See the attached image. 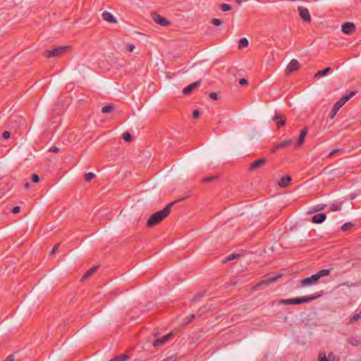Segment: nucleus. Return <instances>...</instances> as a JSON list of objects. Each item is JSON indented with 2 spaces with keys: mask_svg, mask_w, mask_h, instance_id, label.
<instances>
[{
  "mask_svg": "<svg viewBox=\"0 0 361 361\" xmlns=\"http://www.w3.org/2000/svg\"><path fill=\"white\" fill-rule=\"evenodd\" d=\"M114 108L115 106L114 104H109L102 107V112L104 114H108L111 112Z\"/></svg>",
  "mask_w": 361,
  "mask_h": 361,
  "instance_id": "24",
  "label": "nucleus"
},
{
  "mask_svg": "<svg viewBox=\"0 0 361 361\" xmlns=\"http://www.w3.org/2000/svg\"><path fill=\"white\" fill-rule=\"evenodd\" d=\"M30 183L27 182L24 184V188L28 189L30 188Z\"/></svg>",
  "mask_w": 361,
  "mask_h": 361,
  "instance_id": "56",
  "label": "nucleus"
},
{
  "mask_svg": "<svg viewBox=\"0 0 361 361\" xmlns=\"http://www.w3.org/2000/svg\"><path fill=\"white\" fill-rule=\"evenodd\" d=\"M122 137L127 142H130L133 140V136L129 132L124 133Z\"/></svg>",
  "mask_w": 361,
  "mask_h": 361,
  "instance_id": "34",
  "label": "nucleus"
},
{
  "mask_svg": "<svg viewBox=\"0 0 361 361\" xmlns=\"http://www.w3.org/2000/svg\"><path fill=\"white\" fill-rule=\"evenodd\" d=\"M342 203L340 204H332L330 206V209L333 212L340 211L341 209Z\"/></svg>",
  "mask_w": 361,
  "mask_h": 361,
  "instance_id": "38",
  "label": "nucleus"
},
{
  "mask_svg": "<svg viewBox=\"0 0 361 361\" xmlns=\"http://www.w3.org/2000/svg\"><path fill=\"white\" fill-rule=\"evenodd\" d=\"M341 107H342V106L341 105V104L338 103V102H336L334 104V106L331 110V112L329 115V118L333 119Z\"/></svg>",
  "mask_w": 361,
  "mask_h": 361,
  "instance_id": "19",
  "label": "nucleus"
},
{
  "mask_svg": "<svg viewBox=\"0 0 361 361\" xmlns=\"http://www.w3.org/2000/svg\"><path fill=\"white\" fill-rule=\"evenodd\" d=\"M272 120L275 122L278 128H281L286 125V118L284 115L275 112V115L273 116Z\"/></svg>",
  "mask_w": 361,
  "mask_h": 361,
  "instance_id": "12",
  "label": "nucleus"
},
{
  "mask_svg": "<svg viewBox=\"0 0 361 361\" xmlns=\"http://www.w3.org/2000/svg\"><path fill=\"white\" fill-rule=\"evenodd\" d=\"M326 218V214L325 213H319L312 216L311 221L314 224H322L323 223Z\"/></svg>",
  "mask_w": 361,
  "mask_h": 361,
  "instance_id": "17",
  "label": "nucleus"
},
{
  "mask_svg": "<svg viewBox=\"0 0 361 361\" xmlns=\"http://www.w3.org/2000/svg\"><path fill=\"white\" fill-rule=\"evenodd\" d=\"M69 48L68 46L56 47L52 49L44 51L43 55L46 58L59 57L62 56Z\"/></svg>",
  "mask_w": 361,
  "mask_h": 361,
  "instance_id": "4",
  "label": "nucleus"
},
{
  "mask_svg": "<svg viewBox=\"0 0 361 361\" xmlns=\"http://www.w3.org/2000/svg\"><path fill=\"white\" fill-rule=\"evenodd\" d=\"M200 112L198 109H195L192 112V117L194 118H197L200 117Z\"/></svg>",
  "mask_w": 361,
  "mask_h": 361,
  "instance_id": "45",
  "label": "nucleus"
},
{
  "mask_svg": "<svg viewBox=\"0 0 361 361\" xmlns=\"http://www.w3.org/2000/svg\"><path fill=\"white\" fill-rule=\"evenodd\" d=\"M49 152H54V153L59 152V148L56 146H53L52 147L50 148Z\"/></svg>",
  "mask_w": 361,
  "mask_h": 361,
  "instance_id": "53",
  "label": "nucleus"
},
{
  "mask_svg": "<svg viewBox=\"0 0 361 361\" xmlns=\"http://www.w3.org/2000/svg\"><path fill=\"white\" fill-rule=\"evenodd\" d=\"M341 30L345 35H351L355 31V25L352 22L344 23L341 26Z\"/></svg>",
  "mask_w": 361,
  "mask_h": 361,
  "instance_id": "11",
  "label": "nucleus"
},
{
  "mask_svg": "<svg viewBox=\"0 0 361 361\" xmlns=\"http://www.w3.org/2000/svg\"><path fill=\"white\" fill-rule=\"evenodd\" d=\"M237 71L238 70L235 67H231L228 68V72L231 74L235 75Z\"/></svg>",
  "mask_w": 361,
  "mask_h": 361,
  "instance_id": "52",
  "label": "nucleus"
},
{
  "mask_svg": "<svg viewBox=\"0 0 361 361\" xmlns=\"http://www.w3.org/2000/svg\"><path fill=\"white\" fill-rule=\"evenodd\" d=\"M331 71V68L330 67H326V68H324L322 71H317L315 73L314 77L315 78H320V77H322V76H325L327 74H329Z\"/></svg>",
  "mask_w": 361,
  "mask_h": 361,
  "instance_id": "22",
  "label": "nucleus"
},
{
  "mask_svg": "<svg viewBox=\"0 0 361 361\" xmlns=\"http://www.w3.org/2000/svg\"><path fill=\"white\" fill-rule=\"evenodd\" d=\"M239 84L240 85H246L248 84V80L247 79H245V78H240L239 80Z\"/></svg>",
  "mask_w": 361,
  "mask_h": 361,
  "instance_id": "48",
  "label": "nucleus"
},
{
  "mask_svg": "<svg viewBox=\"0 0 361 361\" xmlns=\"http://www.w3.org/2000/svg\"><path fill=\"white\" fill-rule=\"evenodd\" d=\"M318 361H329L325 352H319Z\"/></svg>",
  "mask_w": 361,
  "mask_h": 361,
  "instance_id": "37",
  "label": "nucleus"
},
{
  "mask_svg": "<svg viewBox=\"0 0 361 361\" xmlns=\"http://www.w3.org/2000/svg\"><path fill=\"white\" fill-rule=\"evenodd\" d=\"M129 358V356L126 354H121L118 356L110 360V361H126Z\"/></svg>",
  "mask_w": 361,
  "mask_h": 361,
  "instance_id": "25",
  "label": "nucleus"
},
{
  "mask_svg": "<svg viewBox=\"0 0 361 361\" xmlns=\"http://www.w3.org/2000/svg\"><path fill=\"white\" fill-rule=\"evenodd\" d=\"M185 199V197H182L176 201L171 202L168 204L163 209L157 211L152 214L148 219L147 221V226L149 228H152L156 225L161 223L171 212V207L176 202L183 201Z\"/></svg>",
  "mask_w": 361,
  "mask_h": 361,
  "instance_id": "1",
  "label": "nucleus"
},
{
  "mask_svg": "<svg viewBox=\"0 0 361 361\" xmlns=\"http://www.w3.org/2000/svg\"><path fill=\"white\" fill-rule=\"evenodd\" d=\"M209 97L213 100H218L219 99V94L217 92H212L209 94Z\"/></svg>",
  "mask_w": 361,
  "mask_h": 361,
  "instance_id": "42",
  "label": "nucleus"
},
{
  "mask_svg": "<svg viewBox=\"0 0 361 361\" xmlns=\"http://www.w3.org/2000/svg\"><path fill=\"white\" fill-rule=\"evenodd\" d=\"M176 357H177L176 355H173L170 357H167L163 361H176Z\"/></svg>",
  "mask_w": 361,
  "mask_h": 361,
  "instance_id": "47",
  "label": "nucleus"
},
{
  "mask_svg": "<svg viewBox=\"0 0 361 361\" xmlns=\"http://www.w3.org/2000/svg\"><path fill=\"white\" fill-rule=\"evenodd\" d=\"M152 17L153 20L160 25L168 26L171 24V22L168 20L166 18L156 13L152 14Z\"/></svg>",
  "mask_w": 361,
  "mask_h": 361,
  "instance_id": "10",
  "label": "nucleus"
},
{
  "mask_svg": "<svg viewBox=\"0 0 361 361\" xmlns=\"http://www.w3.org/2000/svg\"><path fill=\"white\" fill-rule=\"evenodd\" d=\"M291 181V178L290 176H283L280 180L279 181V185L281 187V188H286L287 187L290 183Z\"/></svg>",
  "mask_w": 361,
  "mask_h": 361,
  "instance_id": "21",
  "label": "nucleus"
},
{
  "mask_svg": "<svg viewBox=\"0 0 361 361\" xmlns=\"http://www.w3.org/2000/svg\"><path fill=\"white\" fill-rule=\"evenodd\" d=\"M326 205L323 204H319L317 205H315L311 208L312 212H317L322 210H324L326 208Z\"/></svg>",
  "mask_w": 361,
  "mask_h": 361,
  "instance_id": "29",
  "label": "nucleus"
},
{
  "mask_svg": "<svg viewBox=\"0 0 361 361\" xmlns=\"http://www.w3.org/2000/svg\"><path fill=\"white\" fill-rule=\"evenodd\" d=\"M219 8L222 11L226 12V11H228L231 10V6L228 4H222L219 6Z\"/></svg>",
  "mask_w": 361,
  "mask_h": 361,
  "instance_id": "35",
  "label": "nucleus"
},
{
  "mask_svg": "<svg viewBox=\"0 0 361 361\" xmlns=\"http://www.w3.org/2000/svg\"><path fill=\"white\" fill-rule=\"evenodd\" d=\"M206 291H202L197 293L192 299V301L194 302H197L200 301L203 297H204Z\"/></svg>",
  "mask_w": 361,
  "mask_h": 361,
  "instance_id": "28",
  "label": "nucleus"
},
{
  "mask_svg": "<svg viewBox=\"0 0 361 361\" xmlns=\"http://www.w3.org/2000/svg\"><path fill=\"white\" fill-rule=\"evenodd\" d=\"M98 267H99L96 266L88 269L82 276L81 281H84L85 280L89 279L92 275H93L97 271Z\"/></svg>",
  "mask_w": 361,
  "mask_h": 361,
  "instance_id": "20",
  "label": "nucleus"
},
{
  "mask_svg": "<svg viewBox=\"0 0 361 361\" xmlns=\"http://www.w3.org/2000/svg\"><path fill=\"white\" fill-rule=\"evenodd\" d=\"M59 245H60L58 243V244H56V245L53 247V248H52V250H51V252H50V255H54V254L56 252V250H58V248H59Z\"/></svg>",
  "mask_w": 361,
  "mask_h": 361,
  "instance_id": "51",
  "label": "nucleus"
},
{
  "mask_svg": "<svg viewBox=\"0 0 361 361\" xmlns=\"http://www.w3.org/2000/svg\"><path fill=\"white\" fill-rule=\"evenodd\" d=\"M340 151V149H333L330 153L328 155V157H334L338 152Z\"/></svg>",
  "mask_w": 361,
  "mask_h": 361,
  "instance_id": "50",
  "label": "nucleus"
},
{
  "mask_svg": "<svg viewBox=\"0 0 361 361\" xmlns=\"http://www.w3.org/2000/svg\"><path fill=\"white\" fill-rule=\"evenodd\" d=\"M202 80H199L193 83H191L183 89V94L188 95L192 92L193 90L200 85Z\"/></svg>",
  "mask_w": 361,
  "mask_h": 361,
  "instance_id": "13",
  "label": "nucleus"
},
{
  "mask_svg": "<svg viewBox=\"0 0 361 361\" xmlns=\"http://www.w3.org/2000/svg\"><path fill=\"white\" fill-rule=\"evenodd\" d=\"M348 343L353 346H358L360 344V340L354 336L350 337L348 339Z\"/></svg>",
  "mask_w": 361,
  "mask_h": 361,
  "instance_id": "26",
  "label": "nucleus"
},
{
  "mask_svg": "<svg viewBox=\"0 0 361 361\" xmlns=\"http://www.w3.org/2000/svg\"><path fill=\"white\" fill-rule=\"evenodd\" d=\"M240 256V255H238V254H231L229 255H228L227 257H226L224 260H223V262L224 263H226V262H230V261H232L233 259L238 257Z\"/></svg>",
  "mask_w": 361,
  "mask_h": 361,
  "instance_id": "31",
  "label": "nucleus"
},
{
  "mask_svg": "<svg viewBox=\"0 0 361 361\" xmlns=\"http://www.w3.org/2000/svg\"><path fill=\"white\" fill-rule=\"evenodd\" d=\"M300 68V63L298 60L292 59L290 63L288 64L285 72L286 75H290V73L298 71Z\"/></svg>",
  "mask_w": 361,
  "mask_h": 361,
  "instance_id": "7",
  "label": "nucleus"
},
{
  "mask_svg": "<svg viewBox=\"0 0 361 361\" xmlns=\"http://www.w3.org/2000/svg\"><path fill=\"white\" fill-rule=\"evenodd\" d=\"M357 93V91H350L349 93L345 94L341 97V98L337 101L343 106L348 101H349L353 96Z\"/></svg>",
  "mask_w": 361,
  "mask_h": 361,
  "instance_id": "14",
  "label": "nucleus"
},
{
  "mask_svg": "<svg viewBox=\"0 0 361 361\" xmlns=\"http://www.w3.org/2000/svg\"><path fill=\"white\" fill-rule=\"evenodd\" d=\"M218 178H219L218 176H208V177L202 178L201 180V182L204 183H210V182L216 180L218 179Z\"/></svg>",
  "mask_w": 361,
  "mask_h": 361,
  "instance_id": "30",
  "label": "nucleus"
},
{
  "mask_svg": "<svg viewBox=\"0 0 361 361\" xmlns=\"http://www.w3.org/2000/svg\"><path fill=\"white\" fill-rule=\"evenodd\" d=\"M239 279H238L237 278H233L228 283H226L225 284V287L226 288H228V287H230V286H236L237 284H238L239 283Z\"/></svg>",
  "mask_w": 361,
  "mask_h": 361,
  "instance_id": "32",
  "label": "nucleus"
},
{
  "mask_svg": "<svg viewBox=\"0 0 361 361\" xmlns=\"http://www.w3.org/2000/svg\"><path fill=\"white\" fill-rule=\"evenodd\" d=\"M135 49V47L133 44H128L126 46V50L129 52H133Z\"/></svg>",
  "mask_w": 361,
  "mask_h": 361,
  "instance_id": "49",
  "label": "nucleus"
},
{
  "mask_svg": "<svg viewBox=\"0 0 361 361\" xmlns=\"http://www.w3.org/2000/svg\"><path fill=\"white\" fill-rule=\"evenodd\" d=\"M307 133H308L307 127H305L300 130L299 137H298V142L296 144L297 147H300L303 144Z\"/></svg>",
  "mask_w": 361,
  "mask_h": 361,
  "instance_id": "16",
  "label": "nucleus"
},
{
  "mask_svg": "<svg viewBox=\"0 0 361 361\" xmlns=\"http://www.w3.org/2000/svg\"><path fill=\"white\" fill-rule=\"evenodd\" d=\"M15 360V356L13 355H9L6 357L4 361H14Z\"/></svg>",
  "mask_w": 361,
  "mask_h": 361,
  "instance_id": "54",
  "label": "nucleus"
},
{
  "mask_svg": "<svg viewBox=\"0 0 361 361\" xmlns=\"http://www.w3.org/2000/svg\"><path fill=\"white\" fill-rule=\"evenodd\" d=\"M248 44H249V42H248L247 39L245 37H242L239 39L238 48L239 49L245 48L248 46Z\"/></svg>",
  "mask_w": 361,
  "mask_h": 361,
  "instance_id": "23",
  "label": "nucleus"
},
{
  "mask_svg": "<svg viewBox=\"0 0 361 361\" xmlns=\"http://www.w3.org/2000/svg\"><path fill=\"white\" fill-rule=\"evenodd\" d=\"M94 178H95V174L92 172L87 173L84 176V178L86 182H90Z\"/></svg>",
  "mask_w": 361,
  "mask_h": 361,
  "instance_id": "33",
  "label": "nucleus"
},
{
  "mask_svg": "<svg viewBox=\"0 0 361 361\" xmlns=\"http://www.w3.org/2000/svg\"><path fill=\"white\" fill-rule=\"evenodd\" d=\"M31 180L32 183H37L39 181V176L36 173H33L31 175Z\"/></svg>",
  "mask_w": 361,
  "mask_h": 361,
  "instance_id": "41",
  "label": "nucleus"
},
{
  "mask_svg": "<svg viewBox=\"0 0 361 361\" xmlns=\"http://www.w3.org/2000/svg\"><path fill=\"white\" fill-rule=\"evenodd\" d=\"M195 318V315L194 314H190L189 317H187L184 319V324L188 325L192 322V321Z\"/></svg>",
  "mask_w": 361,
  "mask_h": 361,
  "instance_id": "36",
  "label": "nucleus"
},
{
  "mask_svg": "<svg viewBox=\"0 0 361 361\" xmlns=\"http://www.w3.org/2000/svg\"><path fill=\"white\" fill-rule=\"evenodd\" d=\"M238 4H240L243 0H235Z\"/></svg>",
  "mask_w": 361,
  "mask_h": 361,
  "instance_id": "57",
  "label": "nucleus"
},
{
  "mask_svg": "<svg viewBox=\"0 0 361 361\" xmlns=\"http://www.w3.org/2000/svg\"><path fill=\"white\" fill-rule=\"evenodd\" d=\"M281 274H277L276 276H271L270 274L267 275L264 280H262L261 281L257 283L256 284V286L259 287V286H261L262 285H269V284H270L271 283H274V282L276 281L277 279L281 278Z\"/></svg>",
  "mask_w": 361,
  "mask_h": 361,
  "instance_id": "9",
  "label": "nucleus"
},
{
  "mask_svg": "<svg viewBox=\"0 0 361 361\" xmlns=\"http://www.w3.org/2000/svg\"><path fill=\"white\" fill-rule=\"evenodd\" d=\"M355 224L352 222H347V223H345L342 226H341V231H348L350 230H351V228L353 227H354Z\"/></svg>",
  "mask_w": 361,
  "mask_h": 361,
  "instance_id": "27",
  "label": "nucleus"
},
{
  "mask_svg": "<svg viewBox=\"0 0 361 361\" xmlns=\"http://www.w3.org/2000/svg\"><path fill=\"white\" fill-rule=\"evenodd\" d=\"M11 136V133L8 130H5L2 133V137L4 139H8Z\"/></svg>",
  "mask_w": 361,
  "mask_h": 361,
  "instance_id": "44",
  "label": "nucleus"
},
{
  "mask_svg": "<svg viewBox=\"0 0 361 361\" xmlns=\"http://www.w3.org/2000/svg\"><path fill=\"white\" fill-rule=\"evenodd\" d=\"M20 211V206H15L12 208L11 212L13 214H18Z\"/></svg>",
  "mask_w": 361,
  "mask_h": 361,
  "instance_id": "46",
  "label": "nucleus"
},
{
  "mask_svg": "<svg viewBox=\"0 0 361 361\" xmlns=\"http://www.w3.org/2000/svg\"><path fill=\"white\" fill-rule=\"evenodd\" d=\"M18 118V116H10V122H13V121H16V118Z\"/></svg>",
  "mask_w": 361,
  "mask_h": 361,
  "instance_id": "55",
  "label": "nucleus"
},
{
  "mask_svg": "<svg viewBox=\"0 0 361 361\" xmlns=\"http://www.w3.org/2000/svg\"><path fill=\"white\" fill-rule=\"evenodd\" d=\"M360 319H361V317L358 314V313H357V314H355L354 315H353L350 318V322H351V323L355 322L358 321Z\"/></svg>",
  "mask_w": 361,
  "mask_h": 361,
  "instance_id": "40",
  "label": "nucleus"
},
{
  "mask_svg": "<svg viewBox=\"0 0 361 361\" xmlns=\"http://www.w3.org/2000/svg\"><path fill=\"white\" fill-rule=\"evenodd\" d=\"M331 270L332 269H322L317 274L302 279L300 281V286L306 287L317 284L321 278L329 276L331 274Z\"/></svg>",
  "mask_w": 361,
  "mask_h": 361,
  "instance_id": "2",
  "label": "nucleus"
},
{
  "mask_svg": "<svg viewBox=\"0 0 361 361\" xmlns=\"http://www.w3.org/2000/svg\"><path fill=\"white\" fill-rule=\"evenodd\" d=\"M298 13L304 22L310 23L312 20L309 10L303 6H298Z\"/></svg>",
  "mask_w": 361,
  "mask_h": 361,
  "instance_id": "6",
  "label": "nucleus"
},
{
  "mask_svg": "<svg viewBox=\"0 0 361 361\" xmlns=\"http://www.w3.org/2000/svg\"><path fill=\"white\" fill-rule=\"evenodd\" d=\"M103 19L110 23H116V18L109 12L104 11L102 14Z\"/></svg>",
  "mask_w": 361,
  "mask_h": 361,
  "instance_id": "18",
  "label": "nucleus"
},
{
  "mask_svg": "<svg viewBox=\"0 0 361 361\" xmlns=\"http://www.w3.org/2000/svg\"><path fill=\"white\" fill-rule=\"evenodd\" d=\"M292 139H289L278 143L274 148L271 149V153H274L276 150L279 149L285 148L289 146L292 143Z\"/></svg>",
  "mask_w": 361,
  "mask_h": 361,
  "instance_id": "15",
  "label": "nucleus"
},
{
  "mask_svg": "<svg viewBox=\"0 0 361 361\" xmlns=\"http://www.w3.org/2000/svg\"><path fill=\"white\" fill-rule=\"evenodd\" d=\"M319 297V295H306V296L297 297V298H294L281 299L277 301V303H278V305H300V304H303V303L310 302L311 301L316 300Z\"/></svg>",
  "mask_w": 361,
  "mask_h": 361,
  "instance_id": "3",
  "label": "nucleus"
},
{
  "mask_svg": "<svg viewBox=\"0 0 361 361\" xmlns=\"http://www.w3.org/2000/svg\"><path fill=\"white\" fill-rule=\"evenodd\" d=\"M173 336V332H170L164 336L154 340L152 343L153 346L159 347L166 343Z\"/></svg>",
  "mask_w": 361,
  "mask_h": 361,
  "instance_id": "5",
  "label": "nucleus"
},
{
  "mask_svg": "<svg viewBox=\"0 0 361 361\" xmlns=\"http://www.w3.org/2000/svg\"><path fill=\"white\" fill-rule=\"evenodd\" d=\"M329 361H338L336 357L333 353H330L328 356H326Z\"/></svg>",
  "mask_w": 361,
  "mask_h": 361,
  "instance_id": "43",
  "label": "nucleus"
},
{
  "mask_svg": "<svg viewBox=\"0 0 361 361\" xmlns=\"http://www.w3.org/2000/svg\"><path fill=\"white\" fill-rule=\"evenodd\" d=\"M211 23L215 26H219L223 23V21L219 18H212Z\"/></svg>",
  "mask_w": 361,
  "mask_h": 361,
  "instance_id": "39",
  "label": "nucleus"
},
{
  "mask_svg": "<svg viewBox=\"0 0 361 361\" xmlns=\"http://www.w3.org/2000/svg\"><path fill=\"white\" fill-rule=\"evenodd\" d=\"M267 162V159L265 157L258 159L250 164L249 170L250 171H255V170L262 167Z\"/></svg>",
  "mask_w": 361,
  "mask_h": 361,
  "instance_id": "8",
  "label": "nucleus"
}]
</instances>
